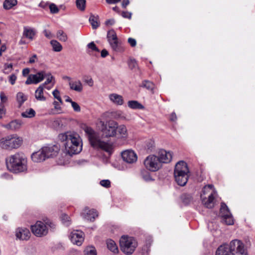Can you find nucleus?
<instances>
[{"label": "nucleus", "mask_w": 255, "mask_h": 255, "mask_svg": "<svg viewBox=\"0 0 255 255\" xmlns=\"http://www.w3.org/2000/svg\"><path fill=\"white\" fill-rule=\"evenodd\" d=\"M58 138L61 141L65 142L64 145L67 154L72 155L81 151L82 140L78 134L67 131L59 134Z\"/></svg>", "instance_id": "f257e3e1"}, {"label": "nucleus", "mask_w": 255, "mask_h": 255, "mask_svg": "<svg viewBox=\"0 0 255 255\" xmlns=\"http://www.w3.org/2000/svg\"><path fill=\"white\" fill-rule=\"evenodd\" d=\"M7 169L13 173L17 174L27 169V160L25 155L20 152L11 155L6 159Z\"/></svg>", "instance_id": "f03ea898"}, {"label": "nucleus", "mask_w": 255, "mask_h": 255, "mask_svg": "<svg viewBox=\"0 0 255 255\" xmlns=\"http://www.w3.org/2000/svg\"><path fill=\"white\" fill-rule=\"evenodd\" d=\"M84 130L88 135V139L92 146L95 148H100L106 151H110L112 145L102 141L100 139L99 134L91 127L85 126Z\"/></svg>", "instance_id": "7ed1b4c3"}, {"label": "nucleus", "mask_w": 255, "mask_h": 255, "mask_svg": "<svg viewBox=\"0 0 255 255\" xmlns=\"http://www.w3.org/2000/svg\"><path fill=\"white\" fill-rule=\"evenodd\" d=\"M22 141V138L16 134L9 135L0 140V146L3 149L11 150L18 148Z\"/></svg>", "instance_id": "20e7f679"}, {"label": "nucleus", "mask_w": 255, "mask_h": 255, "mask_svg": "<svg viewBox=\"0 0 255 255\" xmlns=\"http://www.w3.org/2000/svg\"><path fill=\"white\" fill-rule=\"evenodd\" d=\"M121 251L127 255H131L137 246V243L134 238L128 236H123L120 240Z\"/></svg>", "instance_id": "39448f33"}, {"label": "nucleus", "mask_w": 255, "mask_h": 255, "mask_svg": "<svg viewBox=\"0 0 255 255\" xmlns=\"http://www.w3.org/2000/svg\"><path fill=\"white\" fill-rule=\"evenodd\" d=\"M213 187L212 184L205 186L201 194L202 203L208 208H212L214 206L215 191Z\"/></svg>", "instance_id": "423d86ee"}, {"label": "nucleus", "mask_w": 255, "mask_h": 255, "mask_svg": "<svg viewBox=\"0 0 255 255\" xmlns=\"http://www.w3.org/2000/svg\"><path fill=\"white\" fill-rule=\"evenodd\" d=\"M144 164L146 168L151 171H156L162 166V164L157 156L150 155L144 161Z\"/></svg>", "instance_id": "0eeeda50"}, {"label": "nucleus", "mask_w": 255, "mask_h": 255, "mask_svg": "<svg viewBox=\"0 0 255 255\" xmlns=\"http://www.w3.org/2000/svg\"><path fill=\"white\" fill-rule=\"evenodd\" d=\"M118 123L114 121H109L105 127L102 128L103 136L105 137H114L117 134Z\"/></svg>", "instance_id": "6e6552de"}, {"label": "nucleus", "mask_w": 255, "mask_h": 255, "mask_svg": "<svg viewBox=\"0 0 255 255\" xmlns=\"http://www.w3.org/2000/svg\"><path fill=\"white\" fill-rule=\"evenodd\" d=\"M31 230L34 235L37 237L45 236L48 233V229L44 223L38 221L34 225L31 226Z\"/></svg>", "instance_id": "1a4fd4ad"}, {"label": "nucleus", "mask_w": 255, "mask_h": 255, "mask_svg": "<svg viewBox=\"0 0 255 255\" xmlns=\"http://www.w3.org/2000/svg\"><path fill=\"white\" fill-rule=\"evenodd\" d=\"M220 215L223 218L224 222L227 225H231L234 224V221L229 210L226 204L224 203H222L221 205Z\"/></svg>", "instance_id": "9d476101"}, {"label": "nucleus", "mask_w": 255, "mask_h": 255, "mask_svg": "<svg viewBox=\"0 0 255 255\" xmlns=\"http://www.w3.org/2000/svg\"><path fill=\"white\" fill-rule=\"evenodd\" d=\"M46 76L47 74L44 71L38 72L35 74H30L25 81V84H38L41 82Z\"/></svg>", "instance_id": "9b49d317"}, {"label": "nucleus", "mask_w": 255, "mask_h": 255, "mask_svg": "<svg viewBox=\"0 0 255 255\" xmlns=\"http://www.w3.org/2000/svg\"><path fill=\"white\" fill-rule=\"evenodd\" d=\"M189 173L187 164L184 161H178L175 165L174 175H187Z\"/></svg>", "instance_id": "f8f14e48"}, {"label": "nucleus", "mask_w": 255, "mask_h": 255, "mask_svg": "<svg viewBox=\"0 0 255 255\" xmlns=\"http://www.w3.org/2000/svg\"><path fill=\"white\" fill-rule=\"evenodd\" d=\"M122 157L124 161L130 164L135 163L137 159L136 154L131 149H127L123 151Z\"/></svg>", "instance_id": "ddd939ff"}, {"label": "nucleus", "mask_w": 255, "mask_h": 255, "mask_svg": "<svg viewBox=\"0 0 255 255\" xmlns=\"http://www.w3.org/2000/svg\"><path fill=\"white\" fill-rule=\"evenodd\" d=\"M42 148L46 159L56 156L60 151V146L57 145L44 146Z\"/></svg>", "instance_id": "4468645a"}, {"label": "nucleus", "mask_w": 255, "mask_h": 255, "mask_svg": "<svg viewBox=\"0 0 255 255\" xmlns=\"http://www.w3.org/2000/svg\"><path fill=\"white\" fill-rule=\"evenodd\" d=\"M84 233L79 231H74L70 236L72 243L77 246H81L84 241Z\"/></svg>", "instance_id": "2eb2a0df"}, {"label": "nucleus", "mask_w": 255, "mask_h": 255, "mask_svg": "<svg viewBox=\"0 0 255 255\" xmlns=\"http://www.w3.org/2000/svg\"><path fill=\"white\" fill-rule=\"evenodd\" d=\"M158 158L161 163H168L172 159V155L170 152H167L164 149H160L158 152Z\"/></svg>", "instance_id": "dca6fc26"}, {"label": "nucleus", "mask_w": 255, "mask_h": 255, "mask_svg": "<svg viewBox=\"0 0 255 255\" xmlns=\"http://www.w3.org/2000/svg\"><path fill=\"white\" fill-rule=\"evenodd\" d=\"M83 217L88 221H94L95 218L97 217L98 215L97 212L95 209H89L87 207H85L82 213Z\"/></svg>", "instance_id": "f3484780"}, {"label": "nucleus", "mask_w": 255, "mask_h": 255, "mask_svg": "<svg viewBox=\"0 0 255 255\" xmlns=\"http://www.w3.org/2000/svg\"><path fill=\"white\" fill-rule=\"evenodd\" d=\"M23 124V122L21 120H14L7 124L2 125V127L8 130L15 131L19 129Z\"/></svg>", "instance_id": "a211bd4d"}, {"label": "nucleus", "mask_w": 255, "mask_h": 255, "mask_svg": "<svg viewBox=\"0 0 255 255\" xmlns=\"http://www.w3.org/2000/svg\"><path fill=\"white\" fill-rule=\"evenodd\" d=\"M31 159L34 162H41L44 161L46 157L42 147L38 151L33 153L31 155Z\"/></svg>", "instance_id": "6ab92c4d"}, {"label": "nucleus", "mask_w": 255, "mask_h": 255, "mask_svg": "<svg viewBox=\"0 0 255 255\" xmlns=\"http://www.w3.org/2000/svg\"><path fill=\"white\" fill-rule=\"evenodd\" d=\"M16 236L21 240H27L30 236L29 231L26 228H18L16 232Z\"/></svg>", "instance_id": "aec40b11"}, {"label": "nucleus", "mask_w": 255, "mask_h": 255, "mask_svg": "<svg viewBox=\"0 0 255 255\" xmlns=\"http://www.w3.org/2000/svg\"><path fill=\"white\" fill-rule=\"evenodd\" d=\"M117 132L120 138L126 139L128 137V129L127 127L124 125H118Z\"/></svg>", "instance_id": "412c9836"}, {"label": "nucleus", "mask_w": 255, "mask_h": 255, "mask_svg": "<svg viewBox=\"0 0 255 255\" xmlns=\"http://www.w3.org/2000/svg\"><path fill=\"white\" fill-rule=\"evenodd\" d=\"M229 245L225 244L221 245L217 250L216 255H231Z\"/></svg>", "instance_id": "4be33fe9"}, {"label": "nucleus", "mask_w": 255, "mask_h": 255, "mask_svg": "<svg viewBox=\"0 0 255 255\" xmlns=\"http://www.w3.org/2000/svg\"><path fill=\"white\" fill-rule=\"evenodd\" d=\"M243 243L239 240H235L232 241L230 245H229V250L231 254L233 255V253L238 250V249L241 247V245Z\"/></svg>", "instance_id": "5701e85b"}, {"label": "nucleus", "mask_w": 255, "mask_h": 255, "mask_svg": "<svg viewBox=\"0 0 255 255\" xmlns=\"http://www.w3.org/2000/svg\"><path fill=\"white\" fill-rule=\"evenodd\" d=\"M69 85L71 89L80 92L83 90V86L80 80L75 82L70 81Z\"/></svg>", "instance_id": "b1692460"}, {"label": "nucleus", "mask_w": 255, "mask_h": 255, "mask_svg": "<svg viewBox=\"0 0 255 255\" xmlns=\"http://www.w3.org/2000/svg\"><path fill=\"white\" fill-rule=\"evenodd\" d=\"M43 85H40L35 91V97L38 101H44L46 100V98L43 95Z\"/></svg>", "instance_id": "393cba45"}, {"label": "nucleus", "mask_w": 255, "mask_h": 255, "mask_svg": "<svg viewBox=\"0 0 255 255\" xmlns=\"http://www.w3.org/2000/svg\"><path fill=\"white\" fill-rule=\"evenodd\" d=\"M140 86L146 89L147 90L150 91L152 94L154 93L153 90L154 89L155 85L153 82L148 80H144L142 82Z\"/></svg>", "instance_id": "a878e982"}, {"label": "nucleus", "mask_w": 255, "mask_h": 255, "mask_svg": "<svg viewBox=\"0 0 255 255\" xmlns=\"http://www.w3.org/2000/svg\"><path fill=\"white\" fill-rule=\"evenodd\" d=\"M110 100L115 104L118 105H122L123 104V97L116 94H112L109 96Z\"/></svg>", "instance_id": "bb28decb"}, {"label": "nucleus", "mask_w": 255, "mask_h": 255, "mask_svg": "<svg viewBox=\"0 0 255 255\" xmlns=\"http://www.w3.org/2000/svg\"><path fill=\"white\" fill-rule=\"evenodd\" d=\"M107 246L108 249L111 252L114 253H117L118 252V247L113 240L111 239L108 240L107 241Z\"/></svg>", "instance_id": "cd10ccee"}, {"label": "nucleus", "mask_w": 255, "mask_h": 255, "mask_svg": "<svg viewBox=\"0 0 255 255\" xmlns=\"http://www.w3.org/2000/svg\"><path fill=\"white\" fill-rule=\"evenodd\" d=\"M17 3V0H5L3 3V7L5 9H9Z\"/></svg>", "instance_id": "c85d7f7f"}, {"label": "nucleus", "mask_w": 255, "mask_h": 255, "mask_svg": "<svg viewBox=\"0 0 255 255\" xmlns=\"http://www.w3.org/2000/svg\"><path fill=\"white\" fill-rule=\"evenodd\" d=\"M35 34V32L32 29L26 27L24 28L23 34L25 37L32 40L33 39Z\"/></svg>", "instance_id": "c756f323"}, {"label": "nucleus", "mask_w": 255, "mask_h": 255, "mask_svg": "<svg viewBox=\"0 0 255 255\" xmlns=\"http://www.w3.org/2000/svg\"><path fill=\"white\" fill-rule=\"evenodd\" d=\"M27 99V96L22 92H18L16 95V100L19 104V107H20Z\"/></svg>", "instance_id": "7c9ffc66"}, {"label": "nucleus", "mask_w": 255, "mask_h": 255, "mask_svg": "<svg viewBox=\"0 0 255 255\" xmlns=\"http://www.w3.org/2000/svg\"><path fill=\"white\" fill-rule=\"evenodd\" d=\"M188 176H174L176 183L181 186L186 185Z\"/></svg>", "instance_id": "2f4dec72"}, {"label": "nucleus", "mask_w": 255, "mask_h": 255, "mask_svg": "<svg viewBox=\"0 0 255 255\" xmlns=\"http://www.w3.org/2000/svg\"><path fill=\"white\" fill-rule=\"evenodd\" d=\"M98 17L95 16L93 14H91L89 18V22L92 25L94 29H97L99 26V23L98 21Z\"/></svg>", "instance_id": "473e14b6"}, {"label": "nucleus", "mask_w": 255, "mask_h": 255, "mask_svg": "<svg viewBox=\"0 0 255 255\" xmlns=\"http://www.w3.org/2000/svg\"><path fill=\"white\" fill-rule=\"evenodd\" d=\"M50 44L52 45L53 50L56 52H60L62 49V46L57 40H52L50 41Z\"/></svg>", "instance_id": "72a5a7b5"}, {"label": "nucleus", "mask_w": 255, "mask_h": 255, "mask_svg": "<svg viewBox=\"0 0 255 255\" xmlns=\"http://www.w3.org/2000/svg\"><path fill=\"white\" fill-rule=\"evenodd\" d=\"M53 105L54 106V108L52 109L49 111V114L54 115L60 113L61 111V108L60 105L59 104L58 102L57 101H54L53 102Z\"/></svg>", "instance_id": "f704fd0d"}, {"label": "nucleus", "mask_w": 255, "mask_h": 255, "mask_svg": "<svg viewBox=\"0 0 255 255\" xmlns=\"http://www.w3.org/2000/svg\"><path fill=\"white\" fill-rule=\"evenodd\" d=\"M128 106L133 109H142L143 106L136 101H130L128 102Z\"/></svg>", "instance_id": "c9c22d12"}, {"label": "nucleus", "mask_w": 255, "mask_h": 255, "mask_svg": "<svg viewBox=\"0 0 255 255\" xmlns=\"http://www.w3.org/2000/svg\"><path fill=\"white\" fill-rule=\"evenodd\" d=\"M35 115V112L31 108L21 113V116L23 118H33Z\"/></svg>", "instance_id": "e433bc0d"}, {"label": "nucleus", "mask_w": 255, "mask_h": 255, "mask_svg": "<svg viewBox=\"0 0 255 255\" xmlns=\"http://www.w3.org/2000/svg\"><path fill=\"white\" fill-rule=\"evenodd\" d=\"M181 199L183 203L187 205L189 204L192 200V197L191 195L188 194H183L181 196Z\"/></svg>", "instance_id": "4c0bfd02"}, {"label": "nucleus", "mask_w": 255, "mask_h": 255, "mask_svg": "<svg viewBox=\"0 0 255 255\" xmlns=\"http://www.w3.org/2000/svg\"><path fill=\"white\" fill-rule=\"evenodd\" d=\"M86 2V0H76V6L81 11H84L85 9Z\"/></svg>", "instance_id": "58836bf2"}, {"label": "nucleus", "mask_w": 255, "mask_h": 255, "mask_svg": "<svg viewBox=\"0 0 255 255\" xmlns=\"http://www.w3.org/2000/svg\"><path fill=\"white\" fill-rule=\"evenodd\" d=\"M57 37L61 41L65 42L67 40V36L63 30H59L57 33Z\"/></svg>", "instance_id": "ea45409f"}, {"label": "nucleus", "mask_w": 255, "mask_h": 255, "mask_svg": "<svg viewBox=\"0 0 255 255\" xmlns=\"http://www.w3.org/2000/svg\"><path fill=\"white\" fill-rule=\"evenodd\" d=\"M107 38L109 42L118 39L117 34L114 30L111 29L108 32Z\"/></svg>", "instance_id": "a19ab883"}, {"label": "nucleus", "mask_w": 255, "mask_h": 255, "mask_svg": "<svg viewBox=\"0 0 255 255\" xmlns=\"http://www.w3.org/2000/svg\"><path fill=\"white\" fill-rule=\"evenodd\" d=\"M85 255H97L95 248L93 247H87L84 251Z\"/></svg>", "instance_id": "79ce46f5"}, {"label": "nucleus", "mask_w": 255, "mask_h": 255, "mask_svg": "<svg viewBox=\"0 0 255 255\" xmlns=\"http://www.w3.org/2000/svg\"><path fill=\"white\" fill-rule=\"evenodd\" d=\"M60 218L62 223L64 225L68 226L70 224V217L67 215L62 214Z\"/></svg>", "instance_id": "37998d69"}, {"label": "nucleus", "mask_w": 255, "mask_h": 255, "mask_svg": "<svg viewBox=\"0 0 255 255\" xmlns=\"http://www.w3.org/2000/svg\"><path fill=\"white\" fill-rule=\"evenodd\" d=\"M233 255H248L247 253L244 249V244L241 245L237 251L233 253Z\"/></svg>", "instance_id": "c03bdc74"}, {"label": "nucleus", "mask_w": 255, "mask_h": 255, "mask_svg": "<svg viewBox=\"0 0 255 255\" xmlns=\"http://www.w3.org/2000/svg\"><path fill=\"white\" fill-rule=\"evenodd\" d=\"M112 49L115 51L119 50V43L118 39L109 42Z\"/></svg>", "instance_id": "a18cd8bd"}, {"label": "nucleus", "mask_w": 255, "mask_h": 255, "mask_svg": "<svg viewBox=\"0 0 255 255\" xmlns=\"http://www.w3.org/2000/svg\"><path fill=\"white\" fill-rule=\"evenodd\" d=\"M128 66L131 70H135L138 69V66L136 61L134 59H130L128 62Z\"/></svg>", "instance_id": "49530a36"}, {"label": "nucleus", "mask_w": 255, "mask_h": 255, "mask_svg": "<svg viewBox=\"0 0 255 255\" xmlns=\"http://www.w3.org/2000/svg\"><path fill=\"white\" fill-rule=\"evenodd\" d=\"M12 69V64H5L4 68L3 70L4 73L7 74H8Z\"/></svg>", "instance_id": "de8ad7c7"}, {"label": "nucleus", "mask_w": 255, "mask_h": 255, "mask_svg": "<svg viewBox=\"0 0 255 255\" xmlns=\"http://www.w3.org/2000/svg\"><path fill=\"white\" fill-rule=\"evenodd\" d=\"M52 94H53L54 97L55 98H56V99H57L61 104H62L63 102H62V100L60 96L59 91L58 90L55 89V90H54L53 91Z\"/></svg>", "instance_id": "09e8293b"}, {"label": "nucleus", "mask_w": 255, "mask_h": 255, "mask_svg": "<svg viewBox=\"0 0 255 255\" xmlns=\"http://www.w3.org/2000/svg\"><path fill=\"white\" fill-rule=\"evenodd\" d=\"M46 74L47 76L45 77V78H46L47 79L46 81L44 82V83L41 85H43V87L45 85H47L51 83L52 82V79L54 78L53 76H52L50 73H46Z\"/></svg>", "instance_id": "8fccbe9b"}, {"label": "nucleus", "mask_w": 255, "mask_h": 255, "mask_svg": "<svg viewBox=\"0 0 255 255\" xmlns=\"http://www.w3.org/2000/svg\"><path fill=\"white\" fill-rule=\"evenodd\" d=\"M49 8L50 12L52 13H56L59 11V9L57 6L53 3H52L49 5Z\"/></svg>", "instance_id": "3c124183"}, {"label": "nucleus", "mask_w": 255, "mask_h": 255, "mask_svg": "<svg viewBox=\"0 0 255 255\" xmlns=\"http://www.w3.org/2000/svg\"><path fill=\"white\" fill-rule=\"evenodd\" d=\"M87 46L89 48L91 49L93 51L99 52V49L98 48L96 44L94 43V42H91L89 43Z\"/></svg>", "instance_id": "603ef678"}, {"label": "nucleus", "mask_w": 255, "mask_h": 255, "mask_svg": "<svg viewBox=\"0 0 255 255\" xmlns=\"http://www.w3.org/2000/svg\"><path fill=\"white\" fill-rule=\"evenodd\" d=\"M100 183L102 186L106 188H109L111 186V182L109 180H102Z\"/></svg>", "instance_id": "864d4df0"}, {"label": "nucleus", "mask_w": 255, "mask_h": 255, "mask_svg": "<svg viewBox=\"0 0 255 255\" xmlns=\"http://www.w3.org/2000/svg\"><path fill=\"white\" fill-rule=\"evenodd\" d=\"M71 106L75 112H79L81 111L80 106L75 102H73L71 103Z\"/></svg>", "instance_id": "5fc2aeb1"}, {"label": "nucleus", "mask_w": 255, "mask_h": 255, "mask_svg": "<svg viewBox=\"0 0 255 255\" xmlns=\"http://www.w3.org/2000/svg\"><path fill=\"white\" fill-rule=\"evenodd\" d=\"M87 78L84 79V82L87 83L89 86L92 87L94 85V81L92 78L86 77Z\"/></svg>", "instance_id": "6e6d98bb"}, {"label": "nucleus", "mask_w": 255, "mask_h": 255, "mask_svg": "<svg viewBox=\"0 0 255 255\" xmlns=\"http://www.w3.org/2000/svg\"><path fill=\"white\" fill-rule=\"evenodd\" d=\"M16 79V76L14 74H12L9 77V81L13 85L15 84Z\"/></svg>", "instance_id": "4d7b16f0"}, {"label": "nucleus", "mask_w": 255, "mask_h": 255, "mask_svg": "<svg viewBox=\"0 0 255 255\" xmlns=\"http://www.w3.org/2000/svg\"><path fill=\"white\" fill-rule=\"evenodd\" d=\"M121 15L123 17L129 19L131 17V13L128 11H123L121 13Z\"/></svg>", "instance_id": "13d9d810"}, {"label": "nucleus", "mask_w": 255, "mask_h": 255, "mask_svg": "<svg viewBox=\"0 0 255 255\" xmlns=\"http://www.w3.org/2000/svg\"><path fill=\"white\" fill-rule=\"evenodd\" d=\"M128 41L131 47H134L136 45V41L134 38H129Z\"/></svg>", "instance_id": "bf43d9fd"}, {"label": "nucleus", "mask_w": 255, "mask_h": 255, "mask_svg": "<svg viewBox=\"0 0 255 255\" xmlns=\"http://www.w3.org/2000/svg\"><path fill=\"white\" fill-rule=\"evenodd\" d=\"M0 98L1 100V103L2 104L5 103L7 100L6 96L5 95L3 92H1L0 93Z\"/></svg>", "instance_id": "052dcab7"}, {"label": "nucleus", "mask_w": 255, "mask_h": 255, "mask_svg": "<svg viewBox=\"0 0 255 255\" xmlns=\"http://www.w3.org/2000/svg\"><path fill=\"white\" fill-rule=\"evenodd\" d=\"M115 23V19L114 18H111V19H108L107 20H106L105 22V24L107 26L112 25L114 24Z\"/></svg>", "instance_id": "680f3d73"}, {"label": "nucleus", "mask_w": 255, "mask_h": 255, "mask_svg": "<svg viewBox=\"0 0 255 255\" xmlns=\"http://www.w3.org/2000/svg\"><path fill=\"white\" fill-rule=\"evenodd\" d=\"M43 32L44 33L45 36L46 37L48 38H51L52 37L50 31L47 30H44Z\"/></svg>", "instance_id": "e2e57ef3"}, {"label": "nucleus", "mask_w": 255, "mask_h": 255, "mask_svg": "<svg viewBox=\"0 0 255 255\" xmlns=\"http://www.w3.org/2000/svg\"><path fill=\"white\" fill-rule=\"evenodd\" d=\"M177 119V117L174 113H172L170 116V120L172 122H175Z\"/></svg>", "instance_id": "0e129e2a"}, {"label": "nucleus", "mask_w": 255, "mask_h": 255, "mask_svg": "<svg viewBox=\"0 0 255 255\" xmlns=\"http://www.w3.org/2000/svg\"><path fill=\"white\" fill-rule=\"evenodd\" d=\"M6 49V47L5 45L3 44L1 46L0 48V56L2 55V53L5 51Z\"/></svg>", "instance_id": "69168bd1"}, {"label": "nucleus", "mask_w": 255, "mask_h": 255, "mask_svg": "<svg viewBox=\"0 0 255 255\" xmlns=\"http://www.w3.org/2000/svg\"><path fill=\"white\" fill-rule=\"evenodd\" d=\"M129 3V0H124L122 2V5L123 7L126 8L127 5H128Z\"/></svg>", "instance_id": "338daca9"}, {"label": "nucleus", "mask_w": 255, "mask_h": 255, "mask_svg": "<svg viewBox=\"0 0 255 255\" xmlns=\"http://www.w3.org/2000/svg\"><path fill=\"white\" fill-rule=\"evenodd\" d=\"M37 58V56L36 54H34L31 58L29 59V62L30 63H33L35 62V59Z\"/></svg>", "instance_id": "774afa93"}]
</instances>
